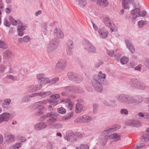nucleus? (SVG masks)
Here are the masks:
<instances>
[{
    "label": "nucleus",
    "mask_w": 149,
    "mask_h": 149,
    "mask_svg": "<svg viewBox=\"0 0 149 149\" xmlns=\"http://www.w3.org/2000/svg\"><path fill=\"white\" fill-rule=\"evenodd\" d=\"M73 116V113L71 112L68 114L67 115L64 117V120H68L70 118Z\"/></svg>",
    "instance_id": "obj_46"
},
{
    "label": "nucleus",
    "mask_w": 149,
    "mask_h": 149,
    "mask_svg": "<svg viewBox=\"0 0 149 149\" xmlns=\"http://www.w3.org/2000/svg\"><path fill=\"white\" fill-rule=\"evenodd\" d=\"M51 93H52L51 91H47L46 92L39 93H38V95L39 96L45 97L50 95Z\"/></svg>",
    "instance_id": "obj_34"
},
{
    "label": "nucleus",
    "mask_w": 149,
    "mask_h": 149,
    "mask_svg": "<svg viewBox=\"0 0 149 149\" xmlns=\"http://www.w3.org/2000/svg\"><path fill=\"white\" fill-rule=\"evenodd\" d=\"M70 86L62 87L61 88L62 90H64V91L61 93L62 96H66L68 95L69 92H71Z\"/></svg>",
    "instance_id": "obj_18"
},
{
    "label": "nucleus",
    "mask_w": 149,
    "mask_h": 149,
    "mask_svg": "<svg viewBox=\"0 0 149 149\" xmlns=\"http://www.w3.org/2000/svg\"><path fill=\"white\" fill-rule=\"evenodd\" d=\"M109 2L107 0H97V4L103 7H107L109 4Z\"/></svg>",
    "instance_id": "obj_20"
},
{
    "label": "nucleus",
    "mask_w": 149,
    "mask_h": 149,
    "mask_svg": "<svg viewBox=\"0 0 149 149\" xmlns=\"http://www.w3.org/2000/svg\"><path fill=\"white\" fill-rule=\"evenodd\" d=\"M83 109L82 105L79 103H77L76 106V111L77 113L81 112Z\"/></svg>",
    "instance_id": "obj_31"
},
{
    "label": "nucleus",
    "mask_w": 149,
    "mask_h": 149,
    "mask_svg": "<svg viewBox=\"0 0 149 149\" xmlns=\"http://www.w3.org/2000/svg\"><path fill=\"white\" fill-rule=\"evenodd\" d=\"M56 119L54 117L52 116L50 118L47 120L48 122L50 121L51 122L54 123L56 122Z\"/></svg>",
    "instance_id": "obj_64"
},
{
    "label": "nucleus",
    "mask_w": 149,
    "mask_h": 149,
    "mask_svg": "<svg viewBox=\"0 0 149 149\" xmlns=\"http://www.w3.org/2000/svg\"><path fill=\"white\" fill-rule=\"evenodd\" d=\"M75 136L78 138H81L84 136V134L79 132H77L74 134Z\"/></svg>",
    "instance_id": "obj_61"
},
{
    "label": "nucleus",
    "mask_w": 149,
    "mask_h": 149,
    "mask_svg": "<svg viewBox=\"0 0 149 149\" xmlns=\"http://www.w3.org/2000/svg\"><path fill=\"white\" fill-rule=\"evenodd\" d=\"M15 138V136L12 134H10L8 136V140L9 141L13 142L14 141Z\"/></svg>",
    "instance_id": "obj_50"
},
{
    "label": "nucleus",
    "mask_w": 149,
    "mask_h": 149,
    "mask_svg": "<svg viewBox=\"0 0 149 149\" xmlns=\"http://www.w3.org/2000/svg\"><path fill=\"white\" fill-rule=\"evenodd\" d=\"M143 97L139 95H137L135 97L131 96V104H138L139 103H141L143 101Z\"/></svg>",
    "instance_id": "obj_7"
},
{
    "label": "nucleus",
    "mask_w": 149,
    "mask_h": 149,
    "mask_svg": "<svg viewBox=\"0 0 149 149\" xmlns=\"http://www.w3.org/2000/svg\"><path fill=\"white\" fill-rule=\"evenodd\" d=\"M124 123L126 125L136 127H138L141 126L140 123L139 121L132 120H127Z\"/></svg>",
    "instance_id": "obj_8"
},
{
    "label": "nucleus",
    "mask_w": 149,
    "mask_h": 149,
    "mask_svg": "<svg viewBox=\"0 0 149 149\" xmlns=\"http://www.w3.org/2000/svg\"><path fill=\"white\" fill-rule=\"evenodd\" d=\"M71 93H77L78 90V87L76 86H70Z\"/></svg>",
    "instance_id": "obj_40"
},
{
    "label": "nucleus",
    "mask_w": 149,
    "mask_h": 149,
    "mask_svg": "<svg viewBox=\"0 0 149 149\" xmlns=\"http://www.w3.org/2000/svg\"><path fill=\"white\" fill-rule=\"evenodd\" d=\"M66 65V61L65 59L60 60L56 64V67L57 68L65 67Z\"/></svg>",
    "instance_id": "obj_21"
},
{
    "label": "nucleus",
    "mask_w": 149,
    "mask_h": 149,
    "mask_svg": "<svg viewBox=\"0 0 149 149\" xmlns=\"http://www.w3.org/2000/svg\"><path fill=\"white\" fill-rule=\"evenodd\" d=\"M73 106V103L70 101L68 104L67 107L70 110H71Z\"/></svg>",
    "instance_id": "obj_62"
},
{
    "label": "nucleus",
    "mask_w": 149,
    "mask_h": 149,
    "mask_svg": "<svg viewBox=\"0 0 149 149\" xmlns=\"http://www.w3.org/2000/svg\"><path fill=\"white\" fill-rule=\"evenodd\" d=\"M7 78L11 79L12 80H14L17 79L16 76H14L12 75H8L6 76Z\"/></svg>",
    "instance_id": "obj_55"
},
{
    "label": "nucleus",
    "mask_w": 149,
    "mask_h": 149,
    "mask_svg": "<svg viewBox=\"0 0 149 149\" xmlns=\"http://www.w3.org/2000/svg\"><path fill=\"white\" fill-rule=\"evenodd\" d=\"M142 139H144L145 141H147L149 140V134H143L141 137Z\"/></svg>",
    "instance_id": "obj_45"
},
{
    "label": "nucleus",
    "mask_w": 149,
    "mask_h": 149,
    "mask_svg": "<svg viewBox=\"0 0 149 149\" xmlns=\"http://www.w3.org/2000/svg\"><path fill=\"white\" fill-rule=\"evenodd\" d=\"M42 88V86L41 84H37L33 86V88L32 89L31 91L32 92H34L41 89Z\"/></svg>",
    "instance_id": "obj_37"
},
{
    "label": "nucleus",
    "mask_w": 149,
    "mask_h": 149,
    "mask_svg": "<svg viewBox=\"0 0 149 149\" xmlns=\"http://www.w3.org/2000/svg\"><path fill=\"white\" fill-rule=\"evenodd\" d=\"M19 25H18V28L17 29V31H23L24 30H25L26 26L23 25V23L21 22V21H19Z\"/></svg>",
    "instance_id": "obj_27"
},
{
    "label": "nucleus",
    "mask_w": 149,
    "mask_h": 149,
    "mask_svg": "<svg viewBox=\"0 0 149 149\" xmlns=\"http://www.w3.org/2000/svg\"><path fill=\"white\" fill-rule=\"evenodd\" d=\"M140 82V81L137 80L136 79H130L129 81V84L132 88L137 89L136 87V86H138Z\"/></svg>",
    "instance_id": "obj_13"
},
{
    "label": "nucleus",
    "mask_w": 149,
    "mask_h": 149,
    "mask_svg": "<svg viewBox=\"0 0 149 149\" xmlns=\"http://www.w3.org/2000/svg\"><path fill=\"white\" fill-rule=\"evenodd\" d=\"M67 76L70 80L77 83L81 82L83 80V78L81 76L72 72H68Z\"/></svg>",
    "instance_id": "obj_4"
},
{
    "label": "nucleus",
    "mask_w": 149,
    "mask_h": 149,
    "mask_svg": "<svg viewBox=\"0 0 149 149\" xmlns=\"http://www.w3.org/2000/svg\"><path fill=\"white\" fill-rule=\"evenodd\" d=\"M49 43L55 48L57 49L60 45V41L58 39L54 38L49 42Z\"/></svg>",
    "instance_id": "obj_15"
},
{
    "label": "nucleus",
    "mask_w": 149,
    "mask_h": 149,
    "mask_svg": "<svg viewBox=\"0 0 149 149\" xmlns=\"http://www.w3.org/2000/svg\"><path fill=\"white\" fill-rule=\"evenodd\" d=\"M147 24V22L142 20H140L138 22V25L140 28L142 27L144 25H146Z\"/></svg>",
    "instance_id": "obj_42"
},
{
    "label": "nucleus",
    "mask_w": 149,
    "mask_h": 149,
    "mask_svg": "<svg viewBox=\"0 0 149 149\" xmlns=\"http://www.w3.org/2000/svg\"><path fill=\"white\" fill-rule=\"evenodd\" d=\"M78 3L79 7L82 8L86 5V3L85 0H80Z\"/></svg>",
    "instance_id": "obj_39"
},
{
    "label": "nucleus",
    "mask_w": 149,
    "mask_h": 149,
    "mask_svg": "<svg viewBox=\"0 0 149 149\" xmlns=\"http://www.w3.org/2000/svg\"><path fill=\"white\" fill-rule=\"evenodd\" d=\"M54 35L57 39H62L64 38V35L62 31L60 29L56 28L54 31Z\"/></svg>",
    "instance_id": "obj_10"
},
{
    "label": "nucleus",
    "mask_w": 149,
    "mask_h": 149,
    "mask_svg": "<svg viewBox=\"0 0 149 149\" xmlns=\"http://www.w3.org/2000/svg\"><path fill=\"white\" fill-rule=\"evenodd\" d=\"M103 21L105 25L110 28L111 32H113L115 29V25L113 23L110 22L109 18L107 17H104Z\"/></svg>",
    "instance_id": "obj_6"
},
{
    "label": "nucleus",
    "mask_w": 149,
    "mask_h": 149,
    "mask_svg": "<svg viewBox=\"0 0 149 149\" xmlns=\"http://www.w3.org/2000/svg\"><path fill=\"white\" fill-rule=\"evenodd\" d=\"M57 111L58 112L62 114H65L66 112L65 109L63 107H60L58 109Z\"/></svg>",
    "instance_id": "obj_44"
},
{
    "label": "nucleus",
    "mask_w": 149,
    "mask_h": 149,
    "mask_svg": "<svg viewBox=\"0 0 149 149\" xmlns=\"http://www.w3.org/2000/svg\"><path fill=\"white\" fill-rule=\"evenodd\" d=\"M80 149H89V146L87 144H82L80 146Z\"/></svg>",
    "instance_id": "obj_47"
},
{
    "label": "nucleus",
    "mask_w": 149,
    "mask_h": 149,
    "mask_svg": "<svg viewBox=\"0 0 149 149\" xmlns=\"http://www.w3.org/2000/svg\"><path fill=\"white\" fill-rule=\"evenodd\" d=\"M139 84L138 86H136V87L137 89L144 90L146 88V84L142 81H140V83H139Z\"/></svg>",
    "instance_id": "obj_28"
},
{
    "label": "nucleus",
    "mask_w": 149,
    "mask_h": 149,
    "mask_svg": "<svg viewBox=\"0 0 149 149\" xmlns=\"http://www.w3.org/2000/svg\"><path fill=\"white\" fill-rule=\"evenodd\" d=\"M22 100L24 102H27L30 101L31 100V99L29 95H27L24 96L22 99Z\"/></svg>",
    "instance_id": "obj_43"
},
{
    "label": "nucleus",
    "mask_w": 149,
    "mask_h": 149,
    "mask_svg": "<svg viewBox=\"0 0 149 149\" xmlns=\"http://www.w3.org/2000/svg\"><path fill=\"white\" fill-rule=\"evenodd\" d=\"M98 33L100 37L102 39H105L108 36V31L103 28H99Z\"/></svg>",
    "instance_id": "obj_12"
},
{
    "label": "nucleus",
    "mask_w": 149,
    "mask_h": 149,
    "mask_svg": "<svg viewBox=\"0 0 149 149\" xmlns=\"http://www.w3.org/2000/svg\"><path fill=\"white\" fill-rule=\"evenodd\" d=\"M11 101V100L8 99H6L4 100L3 103L2 104V107L6 108L9 107Z\"/></svg>",
    "instance_id": "obj_30"
},
{
    "label": "nucleus",
    "mask_w": 149,
    "mask_h": 149,
    "mask_svg": "<svg viewBox=\"0 0 149 149\" xmlns=\"http://www.w3.org/2000/svg\"><path fill=\"white\" fill-rule=\"evenodd\" d=\"M128 58L124 56L120 59V62L121 64L124 65L128 63Z\"/></svg>",
    "instance_id": "obj_36"
},
{
    "label": "nucleus",
    "mask_w": 149,
    "mask_h": 149,
    "mask_svg": "<svg viewBox=\"0 0 149 149\" xmlns=\"http://www.w3.org/2000/svg\"><path fill=\"white\" fill-rule=\"evenodd\" d=\"M47 100L50 104L53 105V106L56 105L58 103V101L57 100L52 99H51V100L50 99H47Z\"/></svg>",
    "instance_id": "obj_38"
},
{
    "label": "nucleus",
    "mask_w": 149,
    "mask_h": 149,
    "mask_svg": "<svg viewBox=\"0 0 149 149\" xmlns=\"http://www.w3.org/2000/svg\"><path fill=\"white\" fill-rule=\"evenodd\" d=\"M73 49H67V54L68 55L71 56L73 54L72 52Z\"/></svg>",
    "instance_id": "obj_58"
},
{
    "label": "nucleus",
    "mask_w": 149,
    "mask_h": 149,
    "mask_svg": "<svg viewBox=\"0 0 149 149\" xmlns=\"http://www.w3.org/2000/svg\"><path fill=\"white\" fill-rule=\"evenodd\" d=\"M58 80L59 78L58 77L54 78L50 81V83L51 84H55L58 81Z\"/></svg>",
    "instance_id": "obj_54"
},
{
    "label": "nucleus",
    "mask_w": 149,
    "mask_h": 149,
    "mask_svg": "<svg viewBox=\"0 0 149 149\" xmlns=\"http://www.w3.org/2000/svg\"><path fill=\"white\" fill-rule=\"evenodd\" d=\"M111 138L115 139V141H117L120 139V136L117 134H113L110 136Z\"/></svg>",
    "instance_id": "obj_35"
},
{
    "label": "nucleus",
    "mask_w": 149,
    "mask_h": 149,
    "mask_svg": "<svg viewBox=\"0 0 149 149\" xmlns=\"http://www.w3.org/2000/svg\"><path fill=\"white\" fill-rule=\"evenodd\" d=\"M136 147H135L136 149H140L145 146V145L143 143L138 144L136 145Z\"/></svg>",
    "instance_id": "obj_59"
},
{
    "label": "nucleus",
    "mask_w": 149,
    "mask_h": 149,
    "mask_svg": "<svg viewBox=\"0 0 149 149\" xmlns=\"http://www.w3.org/2000/svg\"><path fill=\"white\" fill-rule=\"evenodd\" d=\"M50 127L53 129H58L63 127V125L60 123H50L48 125Z\"/></svg>",
    "instance_id": "obj_25"
},
{
    "label": "nucleus",
    "mask_w": 149,
    "mask_h": 149,
    "mask_svg": "<svg viewBox=\"0 0 149 149\" xmlns=\"http://www.w3.org/2000/svg\"><path fill=\"white\" fill-rule=\"evenodd\" d=\"M56 49L49 43L47 48V50L48 53H52L55 51Z\"/></svg>",
    "instance_id": "obj_32"
},
{
    "label": "nucleus",
    "mask_w": 149,
    "mask_h": 149,
    "mask_svg": "<svg viewBox=\"0 0 149 149\" xmlns=\"http://www.w3.org/2000/svg\"><path fill=\"white\" fill-rule=\"evenodd\" d=\"M73 41L71 40H69L67 42V49H73Z\"/></svg>",
    "instance_id": "obj_33"
},
{
    "label": "nucleus",
    "mask_w": 149,
    "mask_h": 149,
    "mask_svg": "<svg viewBox=\"0 0 149 149\" xmlns=\"http://www.w3.org/2000/svg\"><path fill=\"white\" fill-rule=\"evenodd\" d=\"M107 52L108 54L110 56L113 57L114 55V57L117 60H118L119 58L121 56V55L120 54H114V51L113 50H108L107 51Z\"/></svg>",
    "instance_id": "obj_22"
},
{
    "label": "nucleus",
    "mask_w": 149,
    "mask_h": 149,
    "mask_svg": "<svg viewBox=\"0 0 149 149\" xmlns=\"http://www.w3.org/2000/svg\"><path fill=\"white\" fill-rule=\"evenodd\" d=\"M53 146L52 143L49 142L47 144L46 148L47 149H53Z\"/></svg>",
    "instance_id": "obj_57"
},
{
    "label": "nucleus",
    "mask_w": 149,
    "mask_h": 149,
    "mask_svg": "<svg viewBox=\"0 0 149 149\" xmlns=\"http://www.w3.org/2000/svg\"><path fill=\"white\" fill-rule=\"evenodd\" d=\"M106 76V74L102 73L101 71H100L98 75L93 76L91 83L93 87L96 91L102 92L103 89L102 84L104 85L107 84L108 81L105 79Z\"/></svg>",
    "instance_id": "obj_1"
},
{
    "label": "nucleus",
    "mask_w": 149,
    "mask_h": 149,
    "mask_svg": "<svg viewBox=\"0 0 149 149\" xmlns=\"http://www.w3.org/2000/svg\"><path fill=\"white\" fill-rule=\"evenodd\" d=\"M31 38L28 36H24L23 38V40L25 42H27L29 41H30Z\"/></svg>",
    "instance_id": "obj_49"
},
{
    "label": "nucleus",
    "mask_w": 149,
    "mask_h": 149,
    "mask_svg": "<svg viewBox=\"0 0 149 149\" xmlns=\"http://www.w3.org/2000/svg\"><path fill=\"white\" fill-rule=\"evenodd\" d=\"M6 69L5 66L2 64L0 65V73L3 72Z\"/></svg>",
    "instance_id": "obj_56"
},
{
    "label": "nucleus",
    "mask_w": 149,
    "mask_h": 149,
    "mask_svg": "<svg viewBox=\"0 0 149 149\" xmlns=\"http://www.w3.org/2000/svg\"><path fill=\"white\" fill-rule=\"evenodd\" d=\"M83 46L84 49L88 53H93L96 52L95 47L88 40H84L83 42Z\"/></svg>",
    "instance_id": "obj_2"
},
{
    "label": "nucleus",
    "mask_w": 149,
    "mask_h": 149,
    "mask_svg": "<svg viewBox=\"0 0 149 149\" xmlns=\"http://www.w3.org/2000/svg\"><path fill=\"white\" fill-rule=\"evenodd\" d=\"M65 139L69 141H73L75 140L76 138L74 134L72 133L70 134L67 133L65 137Z\"/></svg>",
    "instance_id": "obj_23"
},
{
    "label": "nucleus",
    "mask_w": 149,
    "mask_h": 149,
    "mask_svg": "<svg viewBox=\"0 0 149 149\" xmlns=\"http://www.w3.org/2000/svg\"><path fill=\"white\" fill-rule=\"evenodd\" d=\"M132 2V0H123L122 3L123 8L124 9H129Z\"/></svg>",
    "instance_id": "obj_19"
},
{
    "label": "nucleus",
    "mask_w": 149,
    "mask_h": 149,
    "mask_svg": "<svg viewBox=\"0 0 149 149\" xmlns=\"http://www.w3.org/2000/svg\"><path fill=\"white\" fill-rule=\"evenodd\" d=\"M35 107L37 108L36 110L37 111L36 112V115L39 116L43 114V113L42 111L45 109V107L44 106H42Z\"/></svg>",
    "instance_id": "obj_24"
},
{
    "label": "nucleus",
    "mask_w": 149,
    "mask_h": 149,
    "mask_svg": "<svg viewBox=\"0 0 149 149\" xmlns=\"http://www.w3.org/2000/svg\"><path fill=\"white\" fill-rule=\"evenodd\" d=\"M131 14L133 16L136 14V17L140 16L144 17L146 15V12L144 11H140V9L139 8H136L134 10H132Z\"/></svg>",
    "instance_id": "obj_9"
},
{
    "label": "nucleus",
    "mask_w": 149,
    "mask_h": 149,
    "mask_svg": "<svg viewBox=\"0 0 149 149\" xmlns=\"http://www.w3.org/2000/svg\"><path fill=\"white\" fill-rule=\"evenodd\" d=\"M10 117L9 113H5L0 115V123L3 121H8Z\"/></svg>",
    "instance_id": "obj_14"
},
{
    "label": "nucleus",
    "mask_w": 149,
    "mask_h": 149,
    "mask_svg": "<svg viewBox=\"0 0 149 149\" xmlns=\"http://www.w3.org/2000/svg\"><path fill=\"white\" fill-rule=\"evenodd\" d=\"M9 20L11 24L13 26H16L17 24L19 25V21H20L19 19H18L17 20H15L14 19L13 17L11 16H9Z\"/></svg>",
    "instance_id": "obj_29"
},
{
    "label": "nucleus",
    "mask_w": 149,
    "mask_h": 149,
    "mask_svg": "<svg viewBox=\"0 0 149 149\" xmlns=\"http://www.w3.org/2000/svg\"><path fill=\"white\" fill-rule=\"evenodd\" d=\"M125 42L126 46L132 53H134L135 52V49L132 42L128 40H126Z\"/></svg>",
    "instance_id": "obj_16"
},
{
    "label": "nucleus",
    "mask_w": 149,
    "mask_h": 149,
    "mask_svg": "<svg viewBox=\"0 0 149 149\" xmlns=\"http://www.w3.org/2000/svg\"><path fill=\"white\" fill-rule=\"evenodd\" d=\"M120 113L123 114L127 115L128 114V111L127 109H120Z\"/></svg>",
    "instance_id": "obj_53"
},
{
    "label": "nucleus",
    "mask_w": 149,
    "mask_h": 149,
    "mask_svg": "<svg viewBox=\"0 0 149 149\" xmlns=\"http://www.w3.org/2000/svg\"><path fill=\"white\" fill-rule=\"evenodd\" d=\"M0 47L2 48H6V45L4 42L1 40H0Z\"/></svg>",
    "instance_id": "obj_60"
},
{
    "label": "nucleus",
    "mask_w": 149,
    "mask_h": 149,
    "mask_svg": "<svg viewBox=\"0 0 149 149\" xmlns=\"http://www.w3.org/2000/svg\"><path fill=\"white\" fill-rule=\"evenodd\" d=\"M131 95L124 94H121L116 97L118 101L123 104H131Z\"/></svg>",
    "instance_id": "obj_3"
},
{
    "label": "nucleus",
    "mask_w": 149,
    "mask_h": 149,
    "mask_svg": "<svg viewBox=\"0 0 149 149\" xmlns=\"http://www.w3.org/2000/svg\"><path fill=\"white\" fill-rule=\"evenodd\" d=\"M120 126L119 125H116L110 128H108L103 131L104 133L109 134L112 131H114L119 129Z\"/></svg>",
    "instance_id": "obj_17"
},
{
    "label": "nucleus",
    "mask_w": 149,
    "mask_h": 149,
    "mask_svg": "<svg viewBox=\"0 0 149 149\" xmlns=\"http://www.w3.org/2000/svg\"><path fill=\"white\" fill-rule=\"evenodd\" d=\"M47 124L44 122H41L36 124L34 126V129L37 131L42 130L47 127Z\"/></svg>",
    "instance_id": "obj_11"
},
{
    "label": "nucleus",
    "mask_w": 149,
    "mask_h": 149,
    "mask_svg": "<svg viewBox=\"0 0 149 149\" xmlns=\"http://www.w3.org/2000/svg\"><path fill=\"white\" fill-rule=\"evenodd\" d=\"M45 84H47L49 82L50 83V80L48 78L45 77L44 79L42 81Z\"/></svg>",
    "instance_id": "obj_63"
},
{
    "label": "nucleus",
    "mask_w": 149,
    "mask_h": 149,
    "mask_svg": "<svg viewBox=\"0 0 149 149\" xmlns=\"http://www.w3.org/2000/svg\"><path fill=\"white\" fill-rule=\"evenodd\" d=\"M19 72L22 76H25L27 74V71L26 70H19Z\"/></svg>",
    "instance_id": "obj_51"
},
{
    "label": "nucleus",
    "mask_w": 149,
    "mask_h": 149,
    "mask_svg": "<svg viewBox=\"0 0 149 149\" xmlns=\"http://www.w3.org/2000/svg\"><path fill=\"white\" fill-rule=\"evenodd\" d=\"M3 56L5 58H11L13 56V53L9 50L7 49L3 53Z\"/></svg>",
    "instance_id": "obj_26"
},
{
    "label": "nucleus",
    "mask_w": 149,
    "mask_h": 149,
    "mask_svg": "<svg viewBox=\"0 0 149 149\" xmlns=\"http://www.w3.org/2000/svg\"><path fill=\"white\" fill-rule=\"evenodd\" d=\"M116 101L115 100H110L109 101V106L115 107L116 106Z\"/></svg>",
    "instance_id": "obj_52"
},
{
    "label": "nucleus",
    "mask_w": 149,
    "mask_h": 149,
    "mask_svg": "<svg viewBox=\"0 0 149 149\" xmlns=\"http://www.w3.org/2000/svg\"><path fill=\"white\" fill-rule=\"evenodd\" d=\"M45 74L42 73L41 74H39L37 75V78L38 79L41 80L42 81V80L45 78Z\"/></svg>",
    "instance_id": "obj_41"
},
{
    "label": "nucleus",
    "mask_w": 149,
    "mask_h": 149,
    "mask_svg": "<svg viewBox=\"0 0 149 149\" xmlns=\"http://www.w3.org/2000/svg\"><path fill=\"white\" fill-rule=\"evenodd\" d=\"M50 97L52 99L54 100H57L60 97V95L58 94H56L55 95H51L50 96Z\"/></svg>",
    "instance_id": "obj_48"
},
{
    "label": "nucleus",
    "mask_w": 149,
    "mask_h": 149,
    "mask_svg": "<svg viewBox=\"0 0 149 149\" xmlns=\"http://www.w3.org/2000/svg\"><path fill=\"white\" fill-rule=\"evenodd\" d=\"M92 118L87 115H84L77 118L75 120L74 122L75 123H86L91 121Z\"/></svg>",
    "instance_id": "obj_5"
}]
</instances>
